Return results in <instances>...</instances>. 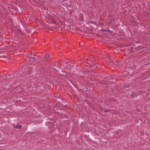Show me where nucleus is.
Wrapping results in <instances>:
<instances>
[{
    "instance_id": "nucleus-1",
    "label": "nucleus",
    "mask_w": 150,
    "mask_h": 150,
    "mask_svg": "<svg viewBox=\"0 0 150 150\" xmlns=\"http://www.w3.org/2000/svg\"><path fill=\"white\" fill-rule=\"evenodd\" d=\"M21 127V125H18L17 126H16V127L17 128L20 129Z\"/></svg>"
},
{
    "instance_id": "nucleus-2",
    "label": "nucleus",
    "mask_w": 150,
    "mask_h": 150,
    "mask_svg": "<svg viewBox=\"0 0 150 150\" xmlns=\"http://www.w3.org/2000/svg\"><path fill=\"white\" fill-rule=\"evenodd\" d=\"M33 59H35V57H33Z\"/></svg>"
}]
</instances>
